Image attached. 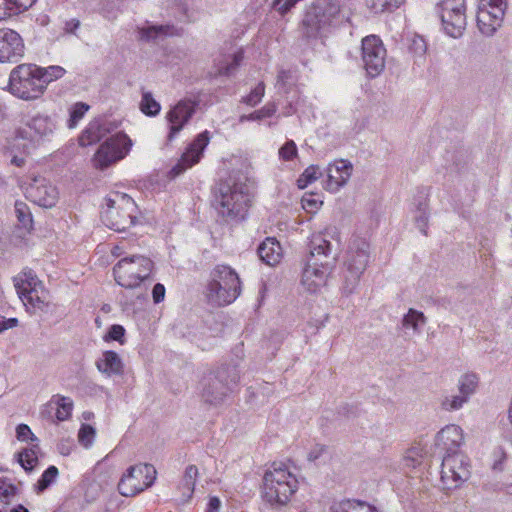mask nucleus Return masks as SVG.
I'll return each mask as SVG.
<instances>
[{
	"instance_id": "nucleus-1",
	"label": "nucleus",
	"mask_w": 512,
	"mask_h": 512,
	"mask_svg": "<svg viewBox=\"0 0 512 512\" xmlns=\"http://www.w3.org/2000/svg\"><path fill=\"white\" fill-rule=\"evenodd\" d=\"M343 19L339 0H315L305 10L300 30L308 39L324 38Z\"/></svg>"
},
{
	"instance_id": "nucleus-2",
	"label": "nucleus",
	"mask_w": 512,
	"mask_h": 512,
	"mask_svg": "<svg viewBox=\"0 0 512 512\" xmlns=\"http://www.w3.org/2000/svg\"><path fill=\"white\" fill-rule=\"evenodd\" d=\"M298 480L283 463H273L263 476L262 497L271 506L286 505L297 491Z\"/></svg>"
},
{
	"instance_id": "nucleus-3",
	"label": "nucleus",
	"mask_w": 512,
	"mask_h": 512,
	"mask_svg": "<svg viewBox=\"0 0 512 512\" xmlns=\"http://www.w3.org/2000/svg\"><path fill=\"white\" fill-rule=\"evenodd\" d=\"M370 261V244L363 238H356L349 244L341 267V291L344 295L353 294Z\"/></svg>"
},
{
	"instance_id": "nucleus-4",
	"label": "nucleus",
	"mask_w": 512,
	"mask_h": 512,
	"mask_svg": "<svg viewBox=\"0 0 512 512\" xmlns=\"http://www.w3.org/2000/svg\"><path fill=\"white\" fill-rule=\"evenodd\" d=\"M137 206L127 194L113 192L106 198V208L101 213L102 222L110 229L122 232L136 221Z\"/></svg>"
},
{
	"instance_id": "nucleus-5",
	"label": "nucleus",
	"mask_w": 512,
	"mask_h": 512,
	"mask_svg": "<svg viewBox=\"0 0 512 512\" xmlns=\"http://www.w3.org/2000/svg\"><path fill=\"white\" fill-rule=\"evenodd\" d=\"M9 91L23 100H34L44 93V80L39 78V67L34 64H20L9 76Z\"/></svg>"
},
{
	"instance_id": "nucleus-6",
	"label": "nucleus",
	"mask_w": 512,
	"mask_h": 512,
	"mask_svg": "<svg viewBox=\"0 0 512 512\" xmlns=\"http://www.w3.org/2000/svg\"><path fill=\"white\" fill-rule=\"evenodd\" d=\"M154 268L153 261L144 255H132L119 260L113 273L116 282L124 288H136L147 279Z\"/></svg>"
},
{
	"instance_id": "nucleus-7",
	"label": "nucleus",
	"mask_w": 512,
	"mask_h": 512,
	"mask_svg": "<svg viewBox=\"0 0 512 512\" xmlns=\"http://www.w3.org/2000/svg\"><path fill=\"white\" fill-rule=\"evenodd\" d=\"M14 287L25 306L42 312L47 311L50 303L49 292L31 270H24L14 277Z\"/></svg>"
},
{
	"instance_id": "nucleus-8",
	"label": "nucleus",
	"mask_w": 512,
	"mask_h": 512,
	"mask_svg": "<svg viewBox=\"0 0 512 512\" xmlns=\"http://www.w3.org/2000/svg\"><path fill=\"white\" fill-rule=\"evenodd\" d=\"M157 471L151 464H137L127 469L118 483V490L125 497H132L152 486Z\"/></svg>"
},
{
	"instance_id": "nucleus-9",
	"label": "nucleus",
	"mask_w": 512,
	"mask_h": 512,
	"mask_svg": "<svg viewBox=\"0 0 512 512\" xmlns=\"http://www.w3.org/2000/svg\"><path fill=\"white\" fill-rule=\"evenodd\" d=\"M470 477V462L464 453L445 454L441 464V483L445 489H455Z\"/></svg>"
},
{
	"instance_id": "nucleus-10",
	"label": "nucleus",
	"mask_w": 512,
	"mask_h": 512,
	"mask_svg": "<svg viewBox=\"0 0 512 512\" xmlns=\"http://www.w3.org/2000/svg\"><path fill=\"white\" fill-rule=\"evenodd\" d=\"M131 139L124 133H117L103 142L93 157V164L98 169H105L123 159L130 151Z\"/></svg>"
},
{
	"instance_id": "nucleus-11",
	"label": "nucleus",
	"mask_w": 512,
	"mask_h": 512,
	"mask_svg": "<svg viewBox=\"0 0 512 512\" xmlns=\"http://www.w3.org/2000/svg\"><path fill=\"white\" fill-rule=\"evenodd\" d=\"M437 6L445 33L453 38L460 37L466 27L465 0H439Z\"/></svg>"
},
{
	"instance_id": "nucleus-12",
	"label": "nucleus",
	"mask_w": 512,
	"mask_h": 512,
	"mask_svg": "<svg viewBox=\"0 0 512 512\" xmlns=\"http://www.w3.org/2000/svg\"><path fill=\"white\" fill-rule=\"evenodd\" d=\"M506 0H480L477 11V26L485 36H492L501 27Z\"/></svg>"
},
{
	"instance_id": "nucleus-13",
	"label": "nucleus",
	"mask_w": 512,
	"mask_h": 512,
	"mask_svg": "<svg viewBox=\"0 0 512 512\" xmlns=\"http://www.w3.org/2000/svg\"><path fill=\"white\" fill-rule=\"evenodd\" d=\"M386 56V49L378 36L369 35L362 40V61L370 77L374 78L382 73Z\"/></svg>"
},
{
	"instance_id": "nucleus-14",
	"label": "nucleus",
	"mask_w": 512,
	"mask_h": 512,
	"mask_svg": "<svg viewBox=\"0 0 512 512\" xmlns=\"http://www.w3.org/2000/svg\"><path fill=\"white\" fill-rule=\"evenodd\" d=\"M251 189V184L247 183L246 179L233 184L229 195L226 194V216L237 222L245 218L251 204Z\"/></svg>"
},
{
	"instance_id": "nucleus-15",
	"label": "nucleus",
	"mask_w": 512,
	"mask_h": 512,
	"mask_svg": "<svg viewBox=\"0 0 512 512\" xmlns=\"http://www.w3.org/2000/svg\"><path fill=\"white\" fill-rule=\"evenodd\" d=\"M26 197L35 204L51 208L58 201V191L47 179L37 176L25 188Z\"/></svg>"
},
{
	"instance_id": "nucleus-16",
	"label": "nucleus",
	"mask_w": 512,
	"mask_h": 512,
	"mask_svg": "<svg viewBox=\"0 0 512 512\" xmlns=\"http://www.w3.org/2000/svg\"><path fill=\"white\" fill-rule=\"evenodd\" d=\"M197 103L190 99L179 101L166 115L169 123L168 141H172L174 137L183 129L189 122L192 115L195 113Z\"/></svg>"
},
{
	"instance_id": "nucleus-17",
	"label": "nucleus",
	"mask_w": 512,
	"mask_h": 512,
	"mask_svg": "<svg viewBox=\"0 0 512 512\" xmlns=\"http://www.w3.org/2000/svg\"><path fill=\"white\" fill-rule=\"evenodd\" d=\"M331 267L327 263L308 262L303 269L301 285L309 293H318L326 286Z\"/></svg>"
},
{
	"instance_id": "nucleus-18",
	"label": "nucleus",
	"mask_w": 512,
	"mask_h": 512,
	"mask_svg": "<svg viewBox=\"0 0 512 512\" xmlns=\"http://www.w3.org/2000/svg\"><path fill=\"white\" fill-rule=\"evenodd\" d=\"M24 54L21 36L12 29H0V63L16 62Z\"/></svg>"
},
{
	"instance_id": "nucleus-19",
	"label": "nucleus",
	"mask_w": 512,
	"mask_h": 512,
	"mask_svg": "<svg viewBox=\"0 0 512 512\" xmlns=\"http://www.w3.org/2000/svg\"><path fill=\"white\" fill-rule=\"evenodd\" d=\"M353 172V165L345 159H337L327 166V180L325 184L326 190L336 193L344 187Z\"/></svg>"
},
{
	"instance_id": "nucleus-20",
	"label": "nucleus",
	"mask_w": 512,
	"mask_h": 512,
	"mask_svg": "<svg viewBox=\"0 0 512 512\" xmlns=\"http://www.w3.org/2000/svg\"><path fill=\"white\" fill-rule=\"evenodd\" d=\"M208 132L205 131L197 136V138L189 145L187 150L182 154L178 163L172 168L171 174L180 175L186 169L198 163L203 150L208 145Z\"/></svg>"
},
{
	"instance_id": "nucleus-21",
	"label": "nucleus",
	"mask_w": 512,
	"mask_h": 512,
	"mask_svg": "<svg viewBox=\"0 0 512 512\" xmlns=\"http://www.w3.org/2000/svg\"><path fill=\"white\" fill-rule=\"evenodd\" d=\"M464 443V431L456 424H449L442 428L436 436L437 447L449 453H462L459 448Z\"/></svg>"
},
{
	"instance_id": "nucleus-22",
	"label": "nucleus",
	"mask_w": 512,
	"mask_h": 512,
	"mask_svg": "<svg viewBox=\"0 0 512 512\" xmlns=\"http://www.w3.org/2000/svg\"><path fill=\"white\" fill-rule=\"evenodd\" d=\"M223 273L224 267L220 265L216 266L212 270L206 285L205 298L207 304L213 309L221 308L224 303V289L222 286L224 279Z\"/></svg>"
},
{
	"instance_id": "nucleus-23",
	"label": "nucleus",
	"mask_w": 512,
	"mask_h": 512,
	"mask_svg": "<svg viewBox=\"0 0 512 512\" xmlns=\"http://www.w3.org/2000/svg\"><path fill=\"white\" fill-rule=\"evenodd\" d=\"M202 398L206 403L218 405L223 399V381L220 372H209L202 380Z\"/></svg>"
},
{
	"instance_id": "nucleus-24",
	"label": "nucleus",
	"mask_w": 512,
	"mask_h": 512,
	"mask_svg": "<svg viewBox=\"0 0 512 512\" xmlns=\"http://www.w3.org/2000/svg\"><path fill=\"white\" fill-rule=\"evenodd\" d=\"M257 253L261 261L268 266L279 264L283 257V249L274 237L265 238L258 246Z\"/></svg>"
},
{
	"instance_id": "nucleus-25",
	"label": "nucleus",
	"mask_w": 512,
	"mask_h": 512,
	"mask_svg": "<svg viewBox=\"0 0 512 512\" xmlns=\"http://www.w3.org/2000/svg\"><path fill=\"white\" fill-rule=\"evenodd\" d=\"M55 129V124L48 116L38 115L31 119L26 132L33 141L39 142L50 136Z\"/></svg>"
},
{
	"instance_id": "nucleus-26",
	"label": "nucleus",
	"mask_w": 512,
	"mask_h": 512,
	"mask_svg": "<svg viewBox=\"0 0 512 512\" xmlns=\"http://www.w3.org/2000/svg\"><path fill=\"white\" fill-rule=\"evenodd\" d=\"M97 369L107 375H121L123 373V362L114 351H105L102 358L96 362Z\"/></svg>"
},
{
	"instance_id": "nucleus-27",
	"label": "nucleus",
	"mask_w": 512,
	"mask_h": 512,
	"mask_svg": "<svg viewBox=\"0 0 512 512\" xmlns=\"http://www.w3.org/2000/svg\"><path fill=\"white\" fill-rule=\"evenodd\" d=\"M426 323V318L422 312L415 309H409L407 314L403 317L402 327L406 333L412 332V335L419 334L422 327Z\"/></svg>"
},
{
	"instance_id": "nucleus-28",
	"label": "nucleus",
	"mask_w": 512,
	"mask_h": 512,
	"mask_svg": "<svg viewBox=\"0 0 512 512\" xmlns=\"http://www.w3.org/2000/svg\"><path fill=\"white\" fill-rule=\"evenodd\" d=\"M105 135V130L98 121H92L79 137V144L83 147L100 141Z\"/></svg>"
},
{
	"instance_id": "nucleus-29",
	"label": "nucleus",
	"mask_w": 512,
	"mask_h": 512,
	"mask_svg": "<svg viewBox=\"0 0 512 512\" xmlns=\"http://www.w3.org/2000/svg\"><path fill=\"white\" fill-rule=\"evenodd\" d=\"M226 305L235 301L241 293V282L237 273L226 266Z\"/></svg>"
},
{
	"instance_id": "nucleus-30",
	"label": "nucleus",
	"mask_w": 512,
	"mask_h": 512,
	"mask_svg": "<svg viewBox=\"0 0 512 512\" xmlns=\"http://www.w3.org/2000/svg\"><path fill=\"white\" fill-rule=\"evenodd\" d=\"M479 384V377L475 373H465L458 380V392L463 394L470 400L471 396L476 393Z\"/></svg>"
},
{
	"instance_id": "nucleus-31",
	"label": "nucleus",
	"mask_w": 512,
	"mask_h": 512,
	"mask_svg": "<svg viewBox=\"0 0 512 512\" xmlns=\"http://www.w3.org/2000/svg\"><path fill=\"white\" fill-rule=\"evenodd\" d=\"M330 512H378L374 507L369 504L358 501H341L335 503L331 507Z\"/></svg>"
},
{
	"instance_id": "nucleus-32",
	"label": "nucleus",
	"mask_w": 512,
	"mask_h": 512,
	"mask_svg": "<svg viewBox=\"0 0 512 512\" xmlns=\"http://www.w3.org/2000/svg\"><path fill=\"white\" fill-rule=\"evenodd\" d=\"M141 37L146 40H155L160 36L174 35L175 28L170 25H153L140 30Z\"/></svg>"
},
{
	"instance_id": "nucleus-33",
	"label": "nucleus",
	"mask_w": 512,
	"mask_h": 512,
	"mask_svg": "<svg viewBox=\"0 0 512 512\" xmlns=\"http://www.w3.org/2000/svg\"><path fill=\"white\" fill-rule=\"evenodd\" d=\"M468 402L469 399L459 392L458 394L444 396L441 400V408L448 412L457 411L462 409Z\"/></svg>"
},
{
	"instance_id": "nucleus-34",
	"label": "nucleus",
	"mask_w": 512,
	"mask_h": 512,
	"mask_svg": "<svg viewBox=\"0 0 512 512\" xmlns=\"http://www.w3.org/2000/svg\"><path fill=\"white\" fill-rule=\"evenodd\" d=\"M331 243L326 239L324 235H315L311 240V256L314 259L315 256H328L331 253Z\"/></svg>"
},
{
	"instance_id": "nucleus-35",
	"label": "nucleus",
	"mask_w": 512,
	"mask_h": 512,
	"mask_svg": "<svg viewBox=\"0 0 512 512\" xmlns=\"http://www.w3.org/2000/svg\"><path fill=\"white\" fill-rule=\"evenodd\" d=\"M36 0H0V6L8 12V17L28 10Z\"/></svg>"
},
{
	"instance_id": "nucleus-36",
	"label": "nucleus",
	"mask_w": 512,
	"mask_h": 512,
	"mask_svg": "<svg viewBox=\"0 0 512 512\" xmlns=\"http://www.w3.org/2000/svg\"><path fill=\"white\" fill-rule=\"evenodd\" d=\"M39 447L37 445L29 449H24L18 453V462L26 471H32L38 462Z\"/></svg>"
},
{
	"instance_id": "nucleus-37",
	"label": "nucleus",
	"mask_w": 512,
	"mask_h": 512,
	"mask_svg": "<svg viewBox=\"0 0 512 512\" xmlns=\"http://www.w3.org/2000/svg\"><path fill=\"white\" fill-rule=\"evenodd\" d=\"M90 106L84 102H77L69 109L68 127L75 128L79 121L84 117Z\"/></svg>"
},
{
	"instance_id": "nucleus-38",
	"label": "nucleus",
	"mask_w": 512,
	"mask_h": 512,
	"mask_svg": "<svg viewBox=\"0 0 512 512\" xmlns=\"http://www.w3.org/2000/svg\"><path fill=\"white\" fill-rule=\"evenodd\" d=\"M140 109L148 116H155L160 112L161 106L150 92H144L140 102Z\"/></svg>"
},
{
	"instance_id": "nucleus-39",
	"label": "nucleus",
	"mask_w": 512,
	"mask_h": 512,
	"mask_svg": "<svg viewBox=\"0 0 512 512\" xmlns=\"http://www.w3.org/2000/svg\"><path fill=\"white\" fill-rule=\"evenodd\" d=\"M64 74L65 69L61 66L39 67V78L40 80H44V90L50 82L61 78Z\"/></svg>"
},
{
	"instance_id": "nucleus-40",
	"label": "nucleus",
	"mask_w": 512,
	"mask_h": 512,
	"mask_svg": "<svg viewBox=\"0 0 512 512\" xmlns=\"http://www.w3.org/2000/svg\"><path fill=\"white\" fill-rule=\"evenodd\" d=\"M321 171L319 166L310 165L307 167L304 172L300 175L297 180L298 187L300 189L306 188L309 184L316 181L321 176Z\"/></svg>"
},
{
	"instance_id": "nucleus-41",
	"label": "nucleus",
	"mask_w": 512,
	"mask_h": 512,
	"mask_svg": "<svg viewBox=\"0 0 512 512\" xmlns=\"http://www.w3.org/2000/svg\"><path fill=\"white\" fill-rule=\"evenodd\" d=\"M422 449L411 447L407 449L402 457V464L405 468H415L422 462Z\"/></svg>"
},
{
	"instance_id": "nucleus-42",
	"label": "nucleus",
	"mask_w": 512,
	"mask_h": 512,
	"mask_svg": "<svg viewBox=\"0 0 512 512\" xmlns=\"http://www.w3.org/2000/svg\"><path fill=\"white\" fill-rule=\"evenodd\" d=\"M277 111V106L275 103H267L261 109L254 111L249 115H242L239 119L240 122L261 120L263 118L271 117Z\"/></svg>"
},
{
	"instance_id": "nucleus-43",
	"label": "nucleus",
	"mask_w": 512,
	"mask_h": 512,
	"mask_svg": "<svg viewBox=\"0 0 512 512\" xmlns=\"http://www.w3.org/2000/svg\"><path fill=\"white\" fill-rule=\"evenodd\" d=\"M408 50L415 59H422L427 51L426 41L423 37L414 35L409 40Z\"/></svg>"
},
{
	"instance_id": "nucleus-44",
	"label": "nucleus",
	"mask_w": 512,
	"mask_h": 512,
	"mask_svg": "<svg viewBox=\"0 0 512 512\" xmlns=\"http://www.w3.org/2000/svg\"><path fill=\"white\" fill-rule=\"evenodd\" d=\"M56 418L58 421L67 420L73 409V402L70 398L59 396L56 401Z\"/></svg>"
},
{
	"instance_id": "nucleus-45",
	"label": "nucleus",
	"mask_w": 512,
	"mask_h": 512,
	"mask_svg": "<svg viewBox=\"0 0 512 512\" xmlns=\"http://www.w3.org/2000/svg\"><path fill=\"white\" fill-rule=\"evenodd\" d=\"M404 0H366L368 7L374 13L384 12L385 10H391L398 8Z\"/></svg>"
},
{
	"instance_id": "nucleus-46",
	"label": "nucleus",
	"mask_w": 512,
	"mask_h": 512,
	"mask_svg": "<svg viewBox=\"0 0 512 512\" xmlns=\"http://www.w3.org/2000/svg\"><path fill=\"white\" fill-rule=\"evenodd\" d=\"M15 213L18 221L21 223V225L28 229L32 225V215L31 212L26 205V203L21 201H16L15 203Z\"/></svg>"
},
{
	"instance_id": "nucleus-47",
	"label": "nucleus",
	"mask_w": 512,
	"mask_h": 512,
	"mask_svg": "<svg viewBox=\"0 0 512 512\" xmlns=\"http://www.w3.org/2000/svg\"><path fill=\"white\" fill-rule=\"evenodd\" d=\"M264 94H265V85L263 82H260L250 92L249 95L243 97L242 102L248 106L254 107L261 102L262 98L264 97Z\"/></svg>"
},
{
	"instance_id": "nucleus-48",
	"label": "nucleus",
	"mask_w": 512,
	"mask_h": 512,
	"mask_svg": "<svg viewBox=\"0 0 512 512\" xmlns=\"http://www.w3.org/2000/svg\"><path fill=\"white\" fill-rule=\"evenodd\" d=\"M95 429L87 424H83L78 432V441L85 448H89L95 438Z\"/></svg>"
},
{
	"instance_id": "nucleus-49",
	"label": "nucleus",
	"mask_w": 512,
	"mask_h": 512,
	"mask_svg": "<svg viewBox=\"0 0 512 512\" xmlns=\"http://www.w3.org/2000/svg\"><path fill=\"white\" fill-rule=\"evenodd\" d=\"M57 475L58 469L55 466H50L47 468L37 483L38 491H44L52 482H54Z\"/></svg>"
},
{
	"instance_id": "nucleus-50",
	"label": "nucleus",
	"mask_w": 512,
	"mask_h": 512,
	"mask_svg": "<svg viewBox=\"0 0 512 512\" xmlns=\"http://www.w3.org/2000/svg\"><path fill=\"white\" fill-rule=\"evenodd\" d=\"M415 224L418 227V229L426 234V227H427V221H428V214H427V205L426 203H419V206L417 207L416 214L414 216Z\"/></svg>"
},
{
	"instance_id": "nucleus-51",
	"label": "nucleus",
	"mask_w": 512,
	"mask_h": 512,
	"mask_svg": "<svg viewBox=\"0 0 512 512\" xmlns=\"http://www.w3.org/2000/svg\"><path fill=\"white\" fill-rule=\"evenodd\" d=\"M298 154L297 146L293 140H288L278 151L279 158L283 161H290Z\"/></svg>"
},
{
	"instance_id": "nucleus-52",
	"label": "nucleus",
	"mask_w": 512,
	"mask_h": 512,
	"mask_svg": "<svg viewBox=\"0 0 512 512\" xmlns=\"http://www.w3.org/2000/svg\"><path fill=\"white\" fill-rule=\"evenodd\" d=\"M125 329L122 325H112L108 333L104 336L105 341H118L120 344L124 343Z\"/></svg>"
},
{
	"instance_id": "nucleus-53",
	"label": "nucleus",
	"mask_w": 512,
	"mask_h": 512,
	"mask_svg": "<svg viewBox=\"0 0 512 512\" xmlns=\"http://www.w3.org/2000/svg\"><path fill=\"white\" fill-rule=\"evenodd\" d=\"M198 475V469L194 465H190L186 468L184 477H183V485L189 492H193L195 486V480Z\"/></svg>"
},
{
	"instance_id": "nucleus-54",
	"label": "nucleus",
	"mask_w": 512,
	"mask_h": 512,
	"mask_svg": "<svg viewBox=\"0 0 512 512\" xmlns=\"http://www.w3.org/2000/svg\"><path fill=\"white\" fill-rule=\"evenodd\" d=\"M231 62L226 61V76L233 74L234 71L237 69V67L242 63L244 59V53L243 49L239 48L237 51H235L232 55H230Z\"/></svg>"
},
{
	"instance_id": "nucleus-55",
	"label": "nucleus",
	"mask_w": 512,
	"mask_h": 512,
	"mask_svg": "<svg viewBox=\"0 0 512 512\" xmlns=\"http://www.w3.org/2000/svg\"><path fill=\"white\" fill-rule=\"evenodd\" d=\"M17 439L20 441H26L27 439H31V441H37V437L34 436L31 429L26 424H20L16 428Z\"/></svg>"
},
{
	"instance_id": "nucleus-56",
	"label": "nucleus",
	"mask_w": 512,
	"mask_h": 512,
	"mask_svg": "<svg viewBox=\"0 0 512 512\" xmlns=\"http://www.w3.org/2000/svg\"><path fill=\"white\" fill-rule=\"evenodd\" d=\"M212 206L218 211L219 214L223 213L222 209L224 208V192L222 187H219L214 191Z\"/></svg>"
},
{
	"instance_id": "nucleus-57",
	"label": "nucleus",
	"mask_w": 512,
	"mask_h": 512,
	"mask_svg": "<svg viewBox=\"0 0 512 512\" xmlns=\"http://www.w3.org/2000/svg\"><path fill=\"white\" fill-rule=\"evenodd\" d=\"M322 205V201L312 196L302 198V207L307 211L318 209Z\"/></svg>"
},
{
	"instance_id": "nucleus-58",
	"label": "nucleus",
	"mask_w": 512,
	"mask_h": 512,
	"mask_svg": "<svg viewBox=\"0 0 512 512\" xmlns=\"http://www.w3.org/2000/svg\"><path fill=\"white\" fill-rule=\"evenodd\" d=\"M152 297L154 303L158 304L164 300L165 297V287L161 283H157L154 285L152 290Z\"/></svg>"
},
{
	"instance_id": "nucleus-59",
	"label": "nucleus",
	"mask_w": 512,
	"mask_h": 512,
	"mask_svg": "<svg viewBox=\"0 0 512 512\" xmlns=\"http://www.w3.org/2000/svg\"><path fill=\"white\" fill-rule=\"evenodd\" d=\"M14 493V487L5 479H0V498L8 499Z\"/></svg>"
},
{
	"instance_id": "nucleus-60",
	"label": "nucleus",
	"mask_w": 512,
	"mask_h": 512,
	"mask_svg": "<svg viewBox=\"0 0 512 512\" xmlns=\"http://www.w3.org/2000/svg\"><path fill=\"white\" fill-rule=\"evenodd\" d=\"M222 507V502L219 497L211 496L207 503L206 512H220Z\"/></svg>"
},
{
	"instance_id": "nucleus-61",
	"label": "nucleus",
	"mask_w": 512,
	"mask_h": 512,
	"mask_svg": "<svg viewBox=\"0 0 512 512\" xmlns=\"http://www.w3.org/2000/svg\"><path fill=\"white\" fill-rule=\"evenodd\" d=\"M18 320L16 318H6L0 315V333L3 331L17 326Z\"/></svg>"
},
{
	"instance_id": "nucleus-62",
	"label": "nucleus",
	"mask_w": 512,
	"mask_h": 512,
	"mask_svg": "<svg viewBox=\"0 0 512 512\" xmlns=\"http://www.w3.org/2000/svg\"><path fill=\"white\" fill-rule=\"evenodd\" d=\"M292 78L291 71L281 70L277 76V85L285 86Z\"/></svg>"
},
{
	"instance_id": "nucleus-63",
	"label": "nucleus",
	"mask_w": 512,
	"mask_h": 512,
	"mask_svg": "<svg viewBox=\"0 0 512 512\" xmlns=\"http://www.w3.org/2000/svg\"><path fill=\"white\" fill-rule=\"evenodd\" d=\"M224 69L223 61L221 57L218 60H214L213 68L208 72L210 77H218L222 74Z\"/></svg>"
},
{
	"instance_id": "nucleus-64",
	"label": "nucleus",
	"mask_w": 512,
	"mask_h": 512,
	"mask_svg": "<svg viewBox=\"0 0 512 512\" xmlns=\"http://www.w3.org/2000/svg\"><path fill=\"white\" fill-rule=\"evenodd\" d=\"M325 448L323 446H317L309 453V460H316L320 457V455L324 452Z\"/></svg>"
}]
</instances>
